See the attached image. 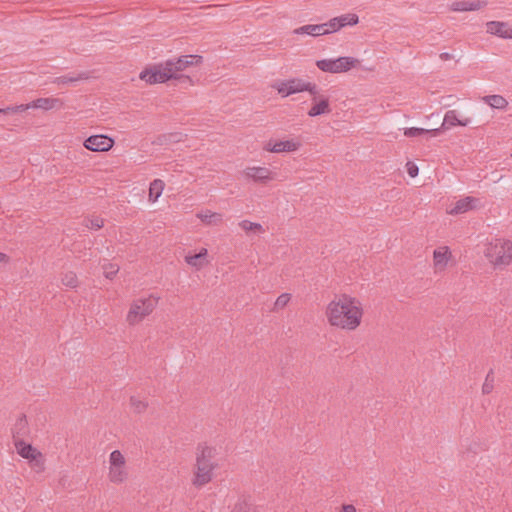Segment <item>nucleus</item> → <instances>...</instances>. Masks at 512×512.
<instances>
[{"mask_svg":"<svg viewBox=\"0 0 512 512\" xmlns=\"http://www.w3.org/2000/svg\"><path fill=\"white\" fill-rule=\"evenodd\" d=\"M336 512H358V510L352 503H343L336 509Z\"/></svg>","mask_w":512,"mask_h":512,"instance_id":"obj_40","label":"nucleus"},{"mask_svg":"<svg viewBox=\"0 0 512 512\" xmlns=\"http://www.w3.org/2000/svg\"><path fill=\"white\" fill-rule=\"evenodd\" d=\"M61 283L63 286L69 289H75L79 285L77 274L73 271L64 272L61 275Z\"/></svg>","mask_w":512,"mask_h":512,"instance_id":"obj_28","label":"nucleus"},{"mask_svg":"<svg viewBox=\"0 0 512 512\" xmlns=\"http://www.w3.org/2000/svg\"><path fill=\"white\" fill-rule=\"evenodd\" d=\"M310 25V31H311V35L310 36H313V37H318V36H323L325 35L324 33V27H323V24H309Z\"/></svg>","mask_w":512,"mask_h":512,"instance_id":"obj_38","label":"nucleus"},{"mask_svg":"<svg viewBox=\"0 0 512 512\" xmlns=\"http://www.w3.org/2000/svg\"><path fill=\"white\" fill-rule=\"evenodd\" d=\"M483 256L495 270H503L512 264V241L504 237H495L486 241Z\"/></svg>","mask_w":512,"mask_h":512,"instance_id":"obj_3","label":"nucleus"},{"mask_svg":"<svg viewBox=\"0 0 512 512\" xmlns=\"http://www.w3.org/2000/svg\"><path fill=\"white\" fill-rule=\"evenodd\" d=\"M339 30L347 26H355L359 22V17L355 13H347L335 17Z\"/></svg>","mask_w":512,"mask_h":512,"instance_id":"obj_26","label":"nucleus"},{"mask_svg":"<svg viewBox=\"0 0 512 512\" xmlns=\"http://www.w3.org/2000/svg\"><path fill=\"white\" fill-rule=\"evenodd\" d=\"M486 32L503 39H512V27L507 22L490 21L486 23Z\"/></svg>","mask_w":512,"mask_h":512,"instance_id":"obj_20","label":"nucleus"},{"mask_svg":"<svg viewBox=\"0 0 512 512\" xmlns=\"http://www.w3.org/2000/svg\"><path fill=\"white\" fill-rule=\"evenodd\" d=\"M303 146L298 136L286 137L278 140H269L265 143L263 149L269 153H296Z\"/></svg>","mask_w":512,"mask_h":512,"instance_id":"obj_12","label":"nucleus"},{"mask_svg":"<svg viewBox=\"0 0 512 512\" xmlns=\"http://www.w3.org/2000/svg\"><path fill=\"white\" fill-rule=\"evenodd\" d=\"M84 225L88 229L98 230L103 227L104 220L101 217L93 216V217L86 218L84 220Z\"/></svg>","mask_w":512,"mask_h":512,"instance_id":"obj_31","label":"nucleus"},{"mask_svg":"<svg viewBox=\"0 0 512 512\" xmlns=\"http://www.w3.org/2000/svg\"><path fill=\"white\" fill-rule=\"evenodd\" d=\"M185 263L193 270L200 271L210 264L207 248H200L198 253H187L184 257Z\"/></svg>","mask_w":512,"mask_h":512,"instance_id":"obj_17","label":"nucleus"},{"mask_svg":"<svg viewBox=\"0 0 512 512\" xmlns=\"http://www.w3.org/2000/svg\"><path fill=\"white\" fill-rule=\"evenodd\" d=\"M453 254L446 245L438 246L434 249L432 255V268L435 273H443L451 265Z\"/></svg>","mask_w":512,"mask_h":512,"instance_id":"obj_15","label":"nucleus"},{"mask_svg":"<svg viewBox=\"0 0 512 512\" xmlns=\"http://www.w3.org/2000/svg\"><path fill=\"white\" fill-rule=\"evenodd\" d=\"M114 144V139L104 134L91 135L83 142V146L92 152H107Z\"/></svg>","mask_w":512,"mask_h":512,"instance_id":"obj_16","label":"nucleus"},{"mask_svg":"<svg viewBox=\"0 0 512 512\" xmlns=\"http://www.w3.org/2000/svg\"><path fill=\"white\" fill-rule=\"evenodd\" d=\"M316 66L324 73L340 74L358 69L361 66V60L352 56H340L317 60Z\"/></svg>","mask_w":512,"mask_h":512,"instance_id":"obj_7","label":"nucleus"},{"mask_svg":"<svg viewBox=\"0 0 512 512\" xmlns=\"http://www.w3.org/2000/svg\"><path fill=\"white\" fill-rule=\"evenodd\" d=\"M195 216L204 226L208 227L220 226L224 221V215L222 213L210 209H202L198 211Z\"/></svg>","mask_w":512,"mask_h":512,"instance_id":"obj_19","label":"nucleus"},{"mask_svg":"<svg viewBox=\"0 0 512 512\" xmlns=\"http://www.w3.org/2000/svg\"><path fill=\"white\" fill-rule=\"evenodd\" d=\"M130 477L126 455L116 449L110 452L107 460V480L113 485L125 484Z\"/></svg>","mask_w":512,"mask_h":512,"instance_id":"obj_5","label":"nucleus"},{"mask_svg":"<svg viewBox=\"0 0 512 512\" xmlns=\"http://www.w3.org/2000/svg\"><path fill=\"white\" fill-rule=\"evenodd\" d=\"M28 104L29 109H41L45 111L60 109L63 107V102L54 97L38 98Z\"/></svg>","mask_w":512,"mask_h":512,"instance_id":"obj_21","label":"nucleus"},{"mask_svg":"<svg viewBox=\"0 0 512 512\" xmlns=\"http://www.w3.org/2000/svg\"><path fill=\"white\" fill-rule=\"evenodd\" d=\"M310 29V25H304V26H301L299 28H296L293 30V34L295 35H311V31L309 30Z\"/></svg>","mask_w":512,"mask_h":512,"instance_id":"obj_41","label":"nucleus"},{"mask_svg":"<svg viewBox=\"0 0 512 512\" xmlns=\"http://www.w3.org/2000/svg\"><path fill=\"white\" fill-rule=\"evenodd\" d=\"M309 94L311 96V106L307 111L309 117H317L331 113L330 98L320 91L316 83L314 84V92Z\"/></svg>","mask_w":512,"mask_h":512,"instance_id":"obj_13","label":"nucleus"},{"mask_svg":"<svg viewBox=\"0 0 512 512\" xmlns=\"http://www.w3.org/2000/svg\"><path fill=\"white\" fill-rule=\"evenodd\" d=\"M481 101L489 105L492 109L506 110L509 103L502 95H486L481 98Z\"/></svg>","mask_w":512,"mask_h":512,"instance_id":"obj_23","label":"nucleus"},{"mask_svg":"<svg viewBox=\"0 0 512 512\" xmlns=\"http://www.w3.org/2000/svg\"><path fill=\"white\" fill-rule=\"evenodd\" d=\"M238 226L247 234L253 233L256 235L263 234L265 229L260 223L252 222L250 220H241Z\"/></svg>","mask_w":512,"mask_h":512,"instance_id":"obj_25","label":"nucleus"},{"mask_svg":"<svg viewBox=\"0 0 512 512\" xmlns=\"http://www.w3.org/2000/svg\"><path fill=\"white\" fill-rule=\"evenodd\" d=\"M165 188V183L161 179H154L149 185L148 200L151 203L157 202Z\"/></svg>","mask_w":512,"mask_h":512,"instance_id":"obj_24","label":"nucleus"},{"mask_svg":"<svg viewBox=\"0 0 512 512\" xmlns=\"http://www.w3.org/2000/svg\"><path fill=\"white\" fill-rule=\"evenodd\" d=\"M26 110H28V104H21V105L6 107V108H0V114L21 113Z\"/></svg>","mask_w":512,"mask_h":512,"instance_id":"obj_35","label":"nucleus"},{"mask_svg":"<svg viewBox=\"0 0 512 512\" xmlns=\"http://www.w3.org/2000/svg\"><path fill=\"white\" fill-rule=\"evenodd\" d=\"M242 178L246 182L266 185L277 178V174L266 166L252 165L247 166L241 171Z\"/></svg>","mask_w":512,"mask_h":512,"instance_id":"obj_10","label":"nucleus"},{"mask_svg":"<svg viewBox=\"0 0 512 512\" xmlns=\"http://www.w3.org/2000/svg\"><path fill=\"white\" fill-rule=\"evenodd\" d=\"M28 427L27 419L24 415L19 416L15 423V429L18 434H26Z\"/></svg>","mask_w":512,"mask_h":512,"instance_id":"obj_36","label":"nucleus"},{"mask_svg":"<svg viewBox=\"0 0 512 512\" xmlns=\"http://www.w3.org/2000/svg\"><path fill=\"white\" fill-rule=\"evenodd\" d=\"M9 262V256L3 252H0V264H7Z\"/></svg>","mask_w":512,"mask_h":512,"instance_id":"obj_42","label":"nucleus"},{"mask_svg":"<svg viewBox=\"0 0 512 512\" xmlns=\"http://www.w3.org/2000/svg\"><path fill=\"white\" fill-rule=\"evenodd\" d=\"M203 62V57L200 55H183L176 59L165 61L167 69L171 70L168 72L171 75V79L183 78L182 72L192 66H198Z\"/></svg>","mask_w":512,"mask_h":512,"instance_id":"obj_11","label":"nucleus"},{"mask_svg":"<svg viewBox=\"0 0 512 512\" xmlns=\"http://www.w3.org/2000/svg\"><path fill=\"white\" fill-rule=\"evenodd\" d=\"M129 405L132 411L136 414H143L148 408V402L138 396H131Z\"/></svg>","mask_w":512,"mask_h":512,"instance_id":"obj_27","label":"nucleus"},{"mask_svg":"<svg viewBox=\"0 0 512 512\" xmlns=\"http://www.w3.org/2000/svg\"><path fill=\"white\" fill-rule=\"evenodd\" d=\"M170 71L163 62L142 70L139 78L150 85L165 83L171 80V75L168 73Z\"/></svg>","mask_w":512,"mask_h":512,"instance_id":"obj_14","label":"nucleus"},{"mask_svg":"<svg viewBox=\"0 0 512 512\" xmlns=\"http://www.w3.org/2000/svg\"><path fill=\"white\" fill-rule=\"evenodd\" d=\"M324 27V33L325 35L332 34L339 31V26L337 24V21L334 18L330 19L329 21L322 23Z\"/></svg>","mask_w":512,"mask_h":512,"instance_id":"obj_34","label":"nucleus"},{"mask_svg":"<svg viewBox=\"0 0 512 512\" xmlns=\"http://www.w3.org/2000/svg\"><path fill=\"white\" fill-rule=\"evenodd\" d=\"M231 512H258L257 508L245 503L236 504Z\"/></svg>","mask_w":512,"mask_h":512,"instance_id":"obj_37","label":"nucleus"},{"mask_svg":"<svg viewBox=\"0 0 512 512\" xmlns=\"http://www.w3.org/2000/svg\"><path fill=\"white\" fill-rule=\"evenodd\" d=\"M494 389V374L492 371H490L484 380V383L482 385V393L483 394H490Z\"/></svg>","mask_w":512,"mask_h":512,"instance_id":"obj_32","label":"nucleus"},{"mask_svg":"<svg viewBox=\"0 0 512 512\" xmlns=\"http://www.w3.org/2000/svg\"><path fill=\"white\" fill-rule=\"evenodd\" d=\"M407 173L411 178H415L419 173L418 166L413 162H407L406 164Z\"/></svg>","mask_w":512,"mask_h":512,"instance_id":"obj_39","label":"nucleus"},{"mask_svg":"<svg viewBox=\"0 0 512 512\" xmlns=\"http://www.w3.org/2000/svg\"><path fill=\"white\" fill-rule=\"evenodd\" d=\"M439 131V129H424V128H418V127H409L405 128L403 133L406 137L414 138L418 137L424 134H432L436 135V133Z\"/></svg>","mask_w":512,"mask_h":512,"instance_id":"obj_29","label":"nucleus"},{"mask_svg":"<svg viewBox=\"0 0 512 512\" xmlns=\"http://www.w3.org/2000/svg\"><path fill=\"white\" fill-rule=\"evenodd\" d=\"M17 454L25 459L32 471L43 473L46 469V459L44 454L36 447L23 440L15 442Z\"/></svg>","mask_w":512,"mask_h":512,"instance_id":"obj_8","label":"nucleus"},{"mask_svg":"<svg viewBox=\"0 0 512 512\" xmlns=\"http://www.w3.org/2000/svg\"><path fill=\"white\" fill-rule=\"evenodd\" d=\"M484 203L479 197L475 196H463L446 207V214L449 216H459L469 212H474L482 209Z\"/></svg>","mask_w":512,"mask_h":512,"instance_id":"obj_9","label":"nucleus"},{"mask_svg":"<svg viewBox=\"0 0 512 512\" xmlns=\"http://www.w3.org/2000/svg\"><path fill=\"white\" fill-rule=\"evenodd\" d=\"M364 314L360 299L346 293L335 295L324 310L327 323L335 329L346 332L357 330L363 322Z\"/></svg>","mask_w":512,"mask_h":512,"instance_id":"obj_1","label":"nucleus"},{"mask_svg":"<svg viewBox=\"0 0 512 512\" xmlns=\"http://www.w3.org/2000/svg\"><path fill=\"white\" fill-rule=\"evenodd\" d=\"M103 275L105 278L112 280L119 272V265L115 263L105 262L102 265Z\"/></svg>","mask_w":512,"mask_h":512,"instance_id":"obj_30","label":"nucleus"},{"mask_svg":"<svg viewBox=\"0 0 512 512\" xmlns=\"http://www.w3.org/2000/svg\"><path fill=\"white\" fill-rule=\"evenodd\" d=\"M160 302V296L150 293L133 299L125 314V322L130 327L140 325L145 319L151 316Z\"/></svg>","mask_w":512,"mask_h":512,"instance_id":"obj_4","label":"nucleus"},{"mask_svg":"<svg viewBox=\"0 0 512 512\" xmlns=\"http://www.w3.org/2000/svg\"><path fill=\"white\" fill-rule=\"evenodd\" d=\"M472 122L470 117L463 116L458 110H448L443 118L441 128L450 129L456 126L466 127Z\"/></svg>","mask_w":512,"mask_h":512,"instance_id":"obj_18","label":"nucleus"},{"mask_svg":"<svg viewBox=\"0 0 512 512\" xmlns=\"http://www.w3.org/2000/svg\"><path fill=\"white\" fill-rule=\"evenodd\" d=\"M486 6L485 1H455L451 4V9L456 12L477 11Z\"/></svg>","mask_w":512,"mask_h":512,"instance_id":"obj_22","label":"nucleus"},{"mask_svg":"<svg viewBox=\"0 0 512 512\" xmlns=\"http://www.w3.org/2000/svg\"><path fill=\"white\" fill-rule=\"evenodd\" d=\"M216 448L207 444L199 445L196 453V462L193 472L192 484L201 488L209 484L214 478L218 464L214 461Z\"/></svg>","mask_w":512,"mask_h":512,"instance_id":"obj_2","label":"nucleus"},{"mask_svg":"<svg viewBox=\"0 0 512 512\" xmlns=\"http://www.w3.org/2000/svg\"><path fill=\"white\" fill-rule=\"evenodd\" d=\"M290 300H291V294H289V293L280 294L275 300V303H274L275 309L285 308L288 305V303L290 302Z\"/></svg>","mask_w":512,"mask_h":512,"instance_id":"obj_33","label":"nucleus"},{"mask_svg":"<svg viewBox=\"0 0 512 512\" xmlns=\"http://www.w3.org/2000/svg\"><path fill=\"white\" fill-rule=\"evenodd\" d=\"M314 84V82L301 77H290L273 82L271 88L276 91L281 98H288L294 94L303 92L313 93Z\"/></svg>","mask_w":512,"mask_h":512,"instance_id":"obj_6","label":"nucleus"},{"mask_svg":"<svg viewBox=\"0 0 512 512\" xmlns=\"http://www.w3.org/2000/svg\"><path fill=\"white\" fill-rule=\"evenodd\" d=\"M442 57L445 58V59H448L449 55L447 53H445V54L442 55Z\"/></svg>","mask_w":512,"mask_h":512,"instance_id":"obj_43","label":"nucleus"}]
</instances>
